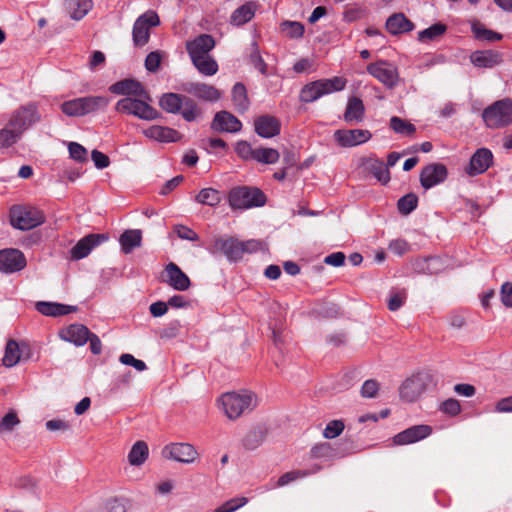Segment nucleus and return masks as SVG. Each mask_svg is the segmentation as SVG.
<instances>
[{
	"label": "nucleus",
	"mask_w": 512,
	"mask_h": 512,
	"mask_svg": "<svg viewBox=\"0 0 512 512\" xmlns=\"http://www.w3.org/2000/svg\"><path fill=\"white\" fill-rule=\"evenodd\" d=\"M320 97V81L311 82L303 87L300 93L302 102H313Z\"/></svg>",
	"instance_id": "nucleus-47"
},
{
	"label": "nucleus",
	"mask_w": 512,
	"mask_h": 512,
	"mask_svg": "<svg viewBox=\"0 0 512 512\" xmlns=\"http://www.w3.org/2000/svg\"><path fill=\"white\" fill-rule=\"evenodd\" d=\"M119 361L128 366L134 367L137 371H144L147 369V366L144 361L136 359L132 354H122L119 358Z\"/></svg>",
	"instance_id": "nucleus-58"
},
{
	"label": "nucleus",
	"mask_w": 512,
	"mask_h": 512,
	"mask_svg": "<svg viewBox=\"0 0 512 512\" xmlns=\"http://www.w3.org/2000/svg\"><path fill=\"white\" fill-rule=\"evenodd\" d=\"M216 45L215 39L209 34H200L193 40L186 42V50L190 56L191 62L209 56L210 51Z\"/></svg>",
	"instance_id": "nucleus-15"
},
{
	"label": "nucleus",
	"mask_w": 512,
	"mask_h": 512,
	"mask_svg": "<svg viewBox=\"0 0 512 512\" xmlns=\"http://www.w3.org/2000/svg\"><path fill=\"white\" fill-rule=\"evenodd\" d=\"M159 106L167 113H180L187 122H193L202 115V109L195 99L184 94L164 93L159 99Z\"/></svg>",
	"instance_id": "nucleus-2"
},
{
	"label": "nucleus",
	"mask_w": 512,
	"mask_h": 512,
	"mask_svg": "<svg viewBox=\"0 0 512 512\" xmlns=\"http://www.w3.org/2000/svg\"><path fill=\"white\" fill-rule=\"evenodd\" d=\"M24 254L14 248H7L0 251V271L6 274L21 271L26 267Z\"/></svg>",
	"instance_id": "nucleus-14"
},
{
	"label": "nucleus",
	"mask_w": 512,
	"mask_h": 512,
	"mask_svg": "<svg viewBox=\"0 0 512 512\" xmlns=\"http://www.w3.org/2000/svg\"><path fill=\"white\" fill-rule=\"evenodd\" d=\"M346 84L347 80L340 76L322 80V95L341 91L346 87Z\"/></svg>",
	"instance_id": "nucleus-46"
},
{
	"label": "nucleus",
	"mask_w": 512,
	"mask_h": 512,
	"mask_svg": "<svg viewBox=\"0 0 512 512\" xmlns=\"http://www.w3.org/2000/svg\"><path fill=\"white\" fill-rule=\"evenodd\" d=\"M386 28L391 34H401L413 29V24L403 14H394L386 21Z\"/></svg>",
	"instance_id": "nucleus-34"
},
{
	"label": "nucleus",
	"mask_w": 512,
	"mask_h": 512,
	"mask_svg": "<svg viewBox=\"0 0 512 512\" xmlns=\"http://www.w3.org/2000/svg\"><path fill=\"white\" fill-rule=\"evenodd\" d=\"M379 389V384L375 380H366L361 388V395L366 398H373L376 396Z\"/></svg>",
	"instance_id": "nucleus-64"
},
{
	"label": "nucleus",
	"mask_w": 512,
	"mask_h": 512,
	"mask_svg": "<svg viewBox=\"0 0 512 512\" xmlns=\"http://www.w3.org/2000/svg\"><path fill=\"white\" fill-rule=\"evenodd\" d=\"M69 155L78 162L87 161V150L79 143L70 142L68 145Z\"/></svg>",
	"instance_id": "nucleus-55"
},
{
	"label": "nucleus",
	"mask_w": 512,
	"mask_h": 512,
	"mask_svg": "<svg viewBox=\"0 0 512 512\" xmlns=\"http://www.w3.org/2000/svg\"><path fill=\"white\" fill-rule=\"evenodd\" d=\"M19 423L17 413L13 410L8 412L0 421V433L11 432Z\"/></svg>",
	"instance_id": "nucleus-53"
},
{
	"label": "nucleus",
	"mask_w": 512,
	"mask_h": 512,
	"mask_svg": "<svg viewBox=\"0 0 512 512\" xmlns=\"http://www.w3.org/2000/svg\"><path fill=\"white\" fill-rule=\"evenodd\" d=\"M492 162V152L487 148H479L472 155L465 171L470 176L479 175L484 173L491 166Z\"/></svg>",
	"instance_id": "nucleus-22"
},
{
	"label": "nucleus",
	"mask_w": 512,
	"mask_h": 512,
	"mask_svg": "<svg viewBox=\"0 0 512 512\" xmlns=\"http://www.w3.org/2000/svg\"><path fill=\"white\" fill-rule=\"evenodd\" d=\"M318 469L319 467L314 465L311 469H296L288 471L277 479V481L273 484V488L288 486L298 480L308 477L309 475L315 474Z\"/></svg>",
	"instance_id": "nucleus-30"
},
{
	"label": "nucleus",
	"mask_w": 512,
	"mask_h": 512,
	"mask_svg": "<svg viewBox=\"0 0 512 512\" xmlns=\"http://www.w3.org/2000/svg\"><path fill=\"white\" fill-rule=\"evenodd\" d=\"M109 102L110 100L106 96H86L63 102L61 110L69 117H82L104 110Z\"/></svg>",
	"instance_id": "nucleus-5"
},
{
	"label": "nucleus",
	"mask_w": 512,
	"mask_h": 512,
	"mask_svg": "<svg viewBox=\"0 0 512 512\" xmlns=\"http://www.w3.org/2000/svg\"><path fill=\"white\" fill-rule=\"evenodd\" d=\"M92 0H66L65 8L74 20H81L92 9Z\"/></svg>",
	"instance_id": "nucleus-33"
},
{
	"label": "nucleus",
	"mask_w": 512,
	"mask_h": 512,
	"mask_svg": "<svg viewBox=\"0 0 512 512\" xmlns=\"http://www.w3.org/2000/svg\"><path fill=\"white\" fill-rule=\"evenodd\" d=\"M248 503L246 497H235L224 502L217 507L213 512H234Z\"/></svg>",
	"instance_id": "nucleus-49"
},
{
	"label": "nucleus",
	"mask_w": 512,
	"mask_h": 512,
	"mask_svg": "<svg viewBox=\"0 0 512 512\" xmlns=\"http://www.w3.org/2000/svg\"><path fill=\"white\" fill-rule=\"evenodd\" d=\"M365 108L363 101L358 97H351L348 100L344 113V120L347 123H358L364 118Z\"/></svg>",
	"instance_id": "nucleus-32"
},
{
	"label": "nucleus",
	"mask_w": 512,
	"mask_h": 512,
	"mask_svg": "<svg viewBox=\"0 0 512 512\" xmlns=\"http://www.w3.org/2000/svg\"><path fill=\"white\" fill-rule=\"evenodd\" d=\"M280 32L287 38L297 39L303 36L304 26L297 21H283L280 24Z\"/></svg>",
	"instance_id": "nucleus-44"
},
{
	"label": "nucleus",
	"mask_w": 512,
	"mask_h": 512,
	"mask_svg": "<svg viewBox=\"0 0 512 512\" xmlns=\"http://www.w3.org/2000/svg\"><path fill=\"white\" fill-rule=\"evenodd\" d=\"M321 449L322 458H341L347 455L348 453L344 449H341L340 447L333 448L332 445L329 443H322Z\"/></svg>",
	"instance_id": "nucleus-60"
},
{
	"label": "nucleus",
	"mask_w": 512,
	"mask_h": 512,
	"mask_svg": "<svg viewBox=\"0 0 512 512\" xmlns=\"http://www.w3.org/2000/svg\"><path fill=\"white\" fill-rule=\"evenodd\" d=\"M431 378L427 373H417L407 378L399 388L400 398L408 403L417 401L426 391Z\"/></svg>",
	"instance_id": "nucleus-9"
},
{
	"label": "nucleus",
	"mask_w": 512,
	"mask_h": 512,
	"mask_svg": "<svg viewBox=\"0 0 512 512\" xmlns=\"http://www.w3.org/2000/svg\"><path fill=\"white\" fill-rule=\"evenodd\" d=\"M160 19L158 14L153 10H148L137 18L134 23L132 36L136 46H144L150 38V28L158 26Z\"/></svg>",
	"instance_id": "nucleus-10"
},
{
	"label": "nucleus",
	"mask_w": 512,
	"mask_h": 512,
	"mask_svg": "<svg viewBox=\"0 0 512 512\" xmlns=\"http://www.w3.org/2000/svg\"><path fill=\"white\" fill-rule=\"evenodd\" d=\"M228 201L232 209L246 210L264 206L267 197L258 187L237 186L229 191Z\"/></svg>",
	"instance_id": "nucleus-4"
},
{
	"label": "nucleus",
	"mask_w": 512,
	"mask_h": 512,
	"mask_svg": "<svg viewBox=\"0 0 512 512\" xmlns=\"http://www.w3.org/2000/svg\"><path fill=\"white\" fill-rule=\"evenodd\" d=\"M122 251L125 254L131 253L135 248L141 246L142 232L138 229L126 230L119 239Z\"/></svg>",
	"instance_id": "nucleus-35"
},
{
	"label": "nucleus",
	"mask_w": 512,
	"mask_h": 512,
	"mask_svg": "<svg viewBox=\"0 0 512 512\" xmlns=\"http://www.w3.org/2000/svg\"><path fill=\"white\" fill-rule=\"evenodd\" d=\"M26 348L25 344L20 346L15 340H9L6 344L3 364L7 367L15 366L21 360L22 353Z\"/></svg>",
	"instance_id": "nucleus-36"
},
{
	"label": "nucleus",
	"mask_w": 512,
	"mask_h": 512,
	"mask_svg": "<svg viewBox=\"0 0 512 512\" xmlns=\"http://www.w3.org/2000/svg\"><path fill=\"white\" fill-rule=\"evenodd\" d=\"M280 154L273 148H256L255 158L257 162L263 164H274L279 160Z\"/></svg>",
	"instance_id": "nucleus-45"
},
{
	"label": "nucleus",
	"mask_w": 512,
	"mask_h": 512,
	"mask_svg": "<svg viewBox=\"0 0 512 512\" xmlns=\"http://www.w3.org/2000/svg\"><path fill=\"white\" fill-rule=\"evenodd\" d=\"M472 31L478 39L487 41H497L502 39V35L484 28L482 25L475 23L472 25Z\"/></svg>",
	"instance_id": "nucleus-50"
},
{
	"label": "nucleus",
	"mask_w": 512,
	"mask_h": 512,
	"mask_svg": "<svg viewBox=\"0 0 512 512\" xmlns=\"http://www.w3.org/2000/svg\"><path fill=\"white\" fill-rule=\"evenodd\" d=\"M483 120L489 128H502L512 123V100L504 98L484 109Z\"/></svg>",
	"instance_id": "nucleus-7"
},
{
	"label": "nucleus",
	"mask_w": 512,
	"mask_h": 512,
	"mask_svg": "<svg viewBox=\"0 0 512 512\" xmlns=\"http://www.w3.org/2000/svg\"><path fill=\"white\" fill-rule=\"evenodd\" d=\"M173 231H174V233L177 234V236L180 239L188 240V241H198L199 240L198 234L194 230H192L191 228H189L187 226H184L181 224L174 225Z\"/></svg>",
	"instance_id": "nucleus-56"
},
{
	"label": "nucleus",
	"mask_w": 512,
	"mask_h": 512,
	"mask_svg": "<svg viewBox=\"0 0 512 512\" xmlns=\"http://www.w3.org/2000/svg\"><path fill=\"white\" fill-rule=\"evenodd\" d=\"M345 428V424L342 420H331L327 423L322 435L327 439H334L338 437Z\"/></svg>",
	"instance_id": "nucleus-51"
},
{
	"label": "nucleus",
	"mask_w": 512,
	"mask_h": 512,
	"mask_svg": "<svg viewBox=\"0 0 512 512\" xmlns=\"http://www.w3.org/2000/svg\"><path fill=\"white\" fill-rule=\"evenodd\" d=\"M151 97H125L120 99L116 105L115 110L118 113L133 115L142 120L152 121L160 117V113L149 105Z\"/></svg>",
	"instance_id": "nucleus-6"
},
{
	"label": "nucleus",
	"mask_w": 512,
	"mask_h": 512,
	"mask_svg": "<svg viewBox=\"0 0 512 512\" xmlns=\"http://www.w3.org/2000/svg\"><path fill=\"white\" fill-rule=\"evenodd\" d=\"M163 455L178 462L192 463L198 457V452L189 443H173L164 447Z\"/></svg>",
	"instance_id": "nucleus-17"
},
{
	"label": "nucleus",
	"mask_w": 512,
	"mask_h": 512,
	"mask_svg": "<svg viewBox=\"0 0 512 512\" xmlns=\"http://www.w3.org/2000/svg\"><path fill=\"white\" fill-rule=\"evenodd\" d=\"M40 119L41 116L34 103H28L16 109L6 126L0 130V148H9L18 142L23 132Z\"/></svg>",
	"instance_id": "nucleus-1"
},
{
	"label": "nucleus",
	"mask_w": 512,
	"mask_h": 512,
	"mask_svg": "<svg viewBox=\"0 0 512 512\" xmlns=\"http://www.w3.org/2000/svg\"><path fill=\"white\" fill-rule=\"evenodd\" d=\"M390 127L399 134L412 135L415 133L416 128L413 124L406 122L400 117L394 116L390 119Z\"/></svg>",
	"instance_id": "nucleus-48"
},
{
	"label": "nucleus",
	"mask_w": 512,
	"mask_h": 512,
	"mask_svg": "<svg viewBox=\"0 0 512 512\" xmlns=\"http://www.w3.org/2000/svg\"><path fill=\"white\" fill-rule=\"evenodd\" d=\"M250 60L253 66L262 74L266 73L267 65L261 57L256 44H253V52L250 55Z\"/></svg>",
	"instance_id": "nucleus-62"
},
{
	"label": "nucleus",
	"mask_w": 512,
	"mask_h": 512,
	"mask_svg": "<svg viewBox=\"0 0 512 512\" xmlns=\"http://www.w3.org/2000/svg\"><path fill=\"white\" fill-rule=\"evenodd\" d=\"M255 132L262 138H272L280 133V121L271 115H262L254 121Z\"/></svg>",
	"instance_id": "nucleus-25"
},
{
	"label": "nucleus",
	"mask_w": 512,
	"mask_h": 512,
	"mask_svg": "<svg viewBox=\"0 0 512 512\" xmlns=\"http://www.w3.org/2000/svg\"><path fill=\"white\" fill-rule=\"evenodd\" d=\"M256 5L248 2L237 8L231 15L230 22L235 26L243 25L249 22L255 15Z\"/></svg>",
	"instance_id": "nucleus-37"
},
{
	"label": "nucleus",
	"mask_w": 512,
	"mask_h": 512,
	"mask_svg": "<svg viewBox=\"0 0 512 512\" xmlns=\"http://www.w3.org/2000/svg\"><path fill=\"white\" fill-rule=\"evenodd\" d=\"M432 431L433 429L429 425H414L397 433L393 437L392 442L396 446L414 444L429 437L432 434Z\"/></svg>",
	"instance_id": "nucleus-13"
},
{
	"label": "nucleus",
	"mask_w": 512,
	"mask_h": 512,
	"mask_svg": "<svg viewBox=\"0 0 512 512\" xmlns=\"http://www.w3.org/2000/svg\"><path fill=\"white\" fill-rule=\"evenodd\" d=\"M220 191L214 188H204L196 195L195 200L203 205L216 206L221 202Z\"/></svg>",
	"instance_id": "nucleus-42"
},
{
	"label": "nucleus",
	"mask_w": 512,
	"mask_h": 512,
	"mask_svg": "<svg viewBox=\"0 0 512 512\" xmlns=\"http://www.w3.org/2000/svg\"><path fill=\"white\" fill-rule=\"evenodd\" d=\"M45 221L41 210L31 206H13L10 210V222L19 230L33 229Z\"/></svg>",
	"instance_id": "nucleus-8"
},
{
	"label": "nucleus",
	"mask_w": 512,
	"mask_h": 512,
	"mask_svg": "<svg viewBox=\"0 0 512 512\" xmlns=\"http://www.w3.org/2000/svg\"><path fill=\"white\" fill-rule=\"evenodd\" d=\"M232 101L236 110L240 113L245 112L249 108L250 101L247 95V90L242 83H236L233 86Z\"/></svg>",
	"instance_id": "nucleus-38"
},
{
	"label": "nucleus",
	"mask_w": 512,
	"mask_h": 512,
	"mask_svg": "<svg viewBox=\"0 0 512 512\" xmlns=\"http://www.w3.org/2000/svg\"><path fill=\"white\" fill-rule=\"evenodd\" d=\"M363 169L371 173L381 184L385 185L390 181V172L382 160L376 158L361 159Z\"/></svg>",
	"instance_id": "nucleus-27"
},
{
	"label": "nucleus",
	"mask_w": 512,
	"mask_h": 512,
	"mask_svg": "<svg viewBox=\"0 0 512 512\" xmlns=\"http://www.w3.org/2000/svg\"><path fill=\"white\" fill-rule=\"evenodd\" d=\"M143 134L152 140L169 143L177 142L181 139V134L170 127L153 125L143 130Z\"/></svg>",
	"instance_id": "nucleus-26"
},
{
	"label": "nucleus",
	"mask_w": 512,
	"mask_h": 512,
	"mask_svg": "<svg viewBox=\"0 0 512 512\" xmlns=\"http://www.w3.org/2000/svg\"><path fill=\"white\" fill-rule=\"evenodd\" d=\"M165 274L164 281L177 291H186L191 286L189 277L173 262L166 265Z\"/></svg>",
	"instance_id": "nucleus-24"
},
{
	"label": "nucleus",
	"mask_w": 512,
	"mask_h": 512,
	"mask_svg": "<svg viewBox=\"0 0 512 512\" xmlns=\"http://www.w3.org/2000/svg\"><path fill=\"white\" fill-rule=\"evenodd\" d=\"M36 309L45 316H63L76 311V307L54 302L40 301L36 303Z\"/></svg>",
	"instance_id": "nucleus-31"
},
{
	"label": "nucleus",
	"mask_w": 512,
	"mask_h": 512,
	"mask_svg": "<svg viewBox=\"0 0 512 512\" xmlns=\"http://www.w3.org/2000/svg\"><path fill=\"white\" fill-rule=\"evenodd\" d=\"M220 401L225 415L231 420L239 418L246 411H252L257 406L256 395L246 390L240 393H225Z\"/></svg>",
	"instance_id": "nucleus-3"
},
{
	"label": "nucleus",
	"mask_w": 512,
	"mask_h": 512,
	"mask_svg": "<svg viewBox=\"0 0 512 512\" xmlns=\"http://www.w3.org/2000/svg\"><path fill=\"white\" fill-rule=\"evenodd\" d=\"M446 25L436 23L418 33V39L422 42H430L438 39L446 32Z\"/></svg>",
	"instance_id": "nucleus-43"
},
{
	"label": "nucleus",
	"mask_w": 512,
	"mask_h": 512,
	"mask_svg": "<svg viewBox=\"0 0 512 512\" xmlns=\"http://www.w3.org/2000/svg\"><path fill=\"white\" fill-rule=\"evenodd\" d=\"M111 93L125 95L127 97L149 98V93L144 86L135 79L117 81L109 87Z\"/></svg>",
	"instance_id": "nucleus-20"
},
{
	"label": "nucleus",
	"mask_w": 512,
	"mask_h": 512,
	"mask_svg": "<svg viewBox=\"0 0 512 512\" xmlns=\"http://www.w3.org/2000/svg\"><path fill=\"white\" fill-rule=\"evenodd\" d=\"M372 134L366 129H340L334 132V139L341 147H354L369 141Z\"/></svg>",
	"instance_id": "nucleus-16"
},
{
	"label": "nucleus",
	"mask_w": 512,
	"mask_h": 512,
	"mask_svg": "<svg viewBox=\"0 0 512 512\" xmlns=\"http://www.w3.org/2000/svg\"><path fill=\"white\" fill-rule=\"evenodd\" d=\"M418 198L415 194H407L398 200V209L402 214H409L417 207Z\"/></svg>",
	"instance_id": "nucleus-52"
},
{
	"label": "nucleus",
	"mask_w": 512,
	"mask_h": 512,
	"mask_svg": "<svg viewBox=\"0 0 512 512\" xmlns=\"http://www.w3.org/2000/svg\"><path fill=\"white\" fill-rule=\"evenodd\" d=\"M500 299L506 308L512 307V283L505 282L500 289Z\"/></svg>",
	"instance_id": "nucleus-63"
},
{
	"label": "nucleus",
	"mask_w": 512,
	"mask_h": 512,
	"mask_svg": "<svg viewBox=\"0 0 512 512\" xmlns=\"http://www.w3.org/2000/svg\"><path fill=\"white\" fill-rule=\"evenodd\" d=\"M472 64L479 68H493L502 62L500 53L492 50L475 51L471 54Z\"/></svg>",
	"instance_id": "nucleus-29"
},
{
	"label": "nucleus",
	"mask_w": 512,
	"mask_h": 512,
	"mask_svg": "<svg viewBox=\"0 0 512 512\" xmlns=\"http://www.w3.org/2000/svg\"><path fill=\"white\" fill-rule=\"evenodd\" d=\"M448 172L445 165L433 163L425 166L420 173V183L423 188L430 189L447 178Z\"/></svg>",
	"instance_id": "nucleus-18"
},
{
	"label": "nucleus",
	"mask_w": 512,
	"mask_h": 512,
	"mask_svg": "<svg viewBox=\"0 0 512 512\" xmlns=\"http://www.w3.org/2000/svg\"><path fill=\"white\" fill-rule=\"evenodd\" d=\"M439 409L449 416H456L461 412V405L458 400L449 398L440 404Z\"/></svg>",
	"instance_id": "nucleus-57"
},
{
	"label": "nucleus",
	"mask_w": 512,
	"mask_h": 512,
	"mask_svg": "<svg viewBox=\"0 0 512 512\" xmlns=\"http://www.w3.org/2000/svg\"><path fill=\"white\" fill-rule=\"evenodd\" d=\"M108 239L104 234H89L80 239L70 250L72 260H80L88 256L91 250Z\"/></svg>",
	"instance_id": "nucleus-19"
},
{
	"label": "nucleus",
	"mask_w": 512,
	"mask_h": 512,
	"mask_svg": "<svg viewBox=\"0 0 512 512\" xmlns=\"http://www.w3.org/2000/svg\"><path fill=\"white\" fill-rule=\"evenodd\" d=\"M89 334V329L82 324H72L60 332L62 339L77 346L84 345L88 341Z\"/></svg>",
	"instance_id": "nucleus-28"
},
{
	"label": "nucleus",
	"mask_w": 512,
	"mask_h": 512,
	"mask_svg": "<svg viewBox=\"0 0 512 512\" xmlns=\"http://www.w3.org/2000/svg\"><path fill=\"white\" fill-rule=\"evenodd\" d=\"M192 64L200 74L205 76H213L219 69L217 61L211 55L192 61Z\"/></svg>",
	"instance_id": "nucleus-40"
},
{
	"label": "nucleus",
	"mask_w": 512,
	"mask_h": 512,
	"mask_svg": "<svg viewBox=\"0 0 512 512\" xmlns=\"http://www.w3.org/2000/svg\"><path fill=\"white\" fill-rule=\"evenodd\" d=\"M407 298V293L405 290L401 291H391L389 300H388V308L391 311H397L401 308Z\"/></svg>",
	"instance_id": "nucleus-54"
},
{
	"label": "nucleus",
	"mask_w": 512,
	"mask_h": 512,
	"mask_svg": "<svg viewBox=\"0 0 512 512\" xmlns=\"http://www.w3.org/2000/svg\"><path fill=\"white\" fill-rule=\"evenodd\" d=\"M236 153L245 160L255 158V149L251 147V145L246 141H239L236 144Z\"/></svg>",
	"instance_id": "nucleus-61"
},
{
	"label": "nucleus",
	"mask_w": 512,
	"mask_h": 512,
	"mask_svg": "<svg viewBox=\"0 0 512 512\" xmlns=\"http://www.w3.org/2000/svg\"><path fill=\"white\" fill-rule=\"evenodd\" d=\"M180 90L204 102L214 103L222 97L219 89L204 82H185Z\"/></svg>",
	"instance_id": "nucleus-12"
},
{
	"label": "nucleus",
	"mask_w": 512,
	"mask_h": 512,
	"mask_svg": "<svg viewBox=\"0 0 512 512\" xmlns=\"http://www.w3.org/2000/svg\"><path fill=\"white\" fill-rule=\"evenodd\" d=\"M213 248L223 253L228 260L237 261L243 256L242 241L236 238L217 237L214 240Z\"/></svg>",
	"instance_id": "nucleus-23"
},
{
	"label": "nucleus",
	"mask_w": 512,
	"mask_h": 512,
	"mask_svg": "<svg viewBox=\"0 0 512 512\" xmlns=\"http://www.w3.org/2000/svg\"><path fill=\"white\" fill-rule=\"evenodd\" d=\"M266 437V430L261 427L250 430L243 439V446L248 450L259 447Z\"/></svg>",
	"instance_id": "nucleus-41"
},
{
	"label": "nucleus",
	"mask_w": 512,
	"mask_h": 512,
	"mask_svg": "<svg viewBox=\"0 0 512 512\" xmlns=\"http://www.w3.org/2000/svg\"><path fill=\"white\" fill-rule=\"evenodd\" d=\"M161 60H162V56H161L160 52H158V51L150 52L146 56V59H145V68L149 72H156L160 67Z\"/></svg>",
	"instance_id": "nucleus-59"
},
{
	"label": "nucleus",
	"mask_w": 512,
	"mask_h": 512,
	"mask_svg": "<svg viewBox=\"0 0 512 512\" xmlns=\"http://www.w3.org/2000/svg\"><path fill=\"white\" fill-rule=\"evenodd\" d=\"M242 128L241 121L228 111H219L215 114L211 129L216 132L236 133Z\"/></svg>",
	"instance_id": "nucleus-21"
},
{
	"label": "nucleus",
	"mask_w": 512,
	"mask_h": 512,
	"mask_svg": "<svg viewBox=\"0 0 512 512\" xmlns=\"http://www.w3.org/2000/svg\"><path fill=\"white\" fill-rule=\"evenodd\" d=\"M149 449L144 441H137L128 454V461L131 465L139 466L148 458Z\"/></svg>",
	"instance_id": "nucleus-39"
},
{
	"label": "nucleus",
	"mask_w": 512,
	"mask_h": 512,
	"mask_svg": "<svg viewBox=\"0 0 512 512\" xmlns=\"http://www.w3.org/2000/svg\"><path fill=\"white\" fill-rule=\"evenodd\" d=\"M367 71L389 89L395 88L400 80L398 68L394 64L384 60L370 63L367 66Z\"/></svg>",
	"instance_id": "nucleus-11"
}]
</instances>
